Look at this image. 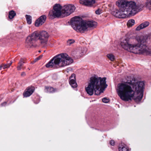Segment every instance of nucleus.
Wrapping results in <instances>:
<instances>
[{
  "mask_svg": "<svg viewBox=\"0 0 151 151\" xmlns=\"http://www.w3.org/2000/svg\"><path fill=\"white\" fill-rule=\"evenodd\" d=\"M144 83L143 81L132 83V81L118 84L116 91L120 98L125 101L132 99L136 102L141 100L143 96Z\"/></svg>",
  "mask_w": 151,
  "mask_h": 151,
  "instance_id": "obj_1",
  "label": "nucleus"
},
{
  "mask_svg": "<svg viewBox=\"0 0 151 151\" xmlns=\"http://www.w3.org/2000/svg\"><path fill=\"white\" fill-rule=\"evenodd\" d=\"M147 37L137 35L135 39L126 38L121 42L122 47L125 50L135 54L151 55V49L146 45Z\"/></svg>",
  "mask_w": 151,
  "mask_h": 151,
  "instance_id": "obj_2",
  "label": "nucleus"
},
{
  "mask_svg": "<svg viewBox=\"0 0 151 151\" xmlns=\"http://www.w3.org/2000/svg\"><path fill=\"white\" fill-rule=\"evenodd\" d=\"M119 8L114 12V16L119 18H124L127 16H133L141 11L144 6L142 4H137L133 1L119 0L116 2Z\"/></svg>",
  "mask_w": 151,
  "mask_h": 151,
  "instance_id": "obj_3",
  "label": "nucleus"
},
{
  "mask_svg": "<svg viewBox=\"0 0 151 151\" xmlns=\"http://www.w3.org/2000/svg\"><path fill=\"white\" fill-rule=\"evenodd\" d=\"M106 79L105 77L101 78L96 76L91 77L88 86L85 88L87 93L92 96L94 92L95 95H100L102 88H105L107 86L106 84Z\"/></svg>",
  "mask_w": 151,
  "mask_h": 151,
  "instance_id": "obj_4",
  "label": "nucleus"
},
{
  "mask_svg": "<svg viewBox=\"0 0 151 151\" xmlns=\"http://www.w3.org/2000/svg\"><path fill=\"white\" fill-rule=\"evenodd\" d=\"M73 60L66 53H61L55 56L45 65L48 68L64 67L69 65Z\"/></svg>",
  "mask_w": 151,
  "mask_h": 151,
  "instance_id": "obj_5",
  "label": "nucleus"
},
{
  "mask_svg": "<svg viewBox=\"0 0 151 151\" xmlns=\"http://www.w3.org/2000/svg\"><path fill=\"white\" fill-rule=\"evenodd\" d=\"M70 22L72 27L75 30L82 33L88 31L89 28H95L97 25L96 22L83 20L77 17L72 18Z\"/></svg>",
  "mask_w": 151,
  "mask_h": 151,
  "instance_id": "obj_6",
  "label": "nucleus"
},
{
  "mask_svg": "<svg viewBox=\"0 0 151 151\" xmlns=\"http://www.w3.org/2000/svg\"><path fill=\"white\" fill-rule=\"evenodd\" d=\"M49 36V34L46 31H35L27 37L26 45L28 48L31 47L37 39L40 41L41 43H46Z\"/></svg>",
  "mask_w": 151,
  "mask_h": 151,
  "instance_id": "obj_7",
  "label": "nucleus"
},
{
  "mask_svg": "<svg viewBox=\"0 0 151 151\" xmlns=\"http://www.w3.org/2000/svg\"><path fill=\"white\" fill-rule=\"evenodd\" d=\"M53 10L52 14V11H50L49 13V15L50 18H52V16L54 18L58 17H64L63 15L62 7L60 4H56L53 7Z\"/></svg>",
  "mask_w": 151,
  "mask_h": 151,
  "instance_id": "obj_8",
  "label": "nucleus"
},
{
  "mask_svg": "<svg viewBox=\"0 0 151 151\" xmlns=\"http://www.w3.org/2000/svg\"><path fill=\"white\" fill-rule=\"evenodd\" d=\"M76 9L75 6L73 4H68L62 7L63 16L66 17L73 12Z\"/></svg>",
  "mask_w": 151,
  "mask_h": 151,
  "instance_id": "obj_9",
  "label": "nucleus"
},
{
  "mask_svg": "<svg viewBox=\"0 0 151 151\" xmlns=\"http://www.w3.org/2000/svg\"><path fill=\"white\" fill-rule=\"evenodd\" d=\"M46 19V16L43 15L41 16L36 21L35 25L36 27H39L42 25L45 21Z\"/></svg>",
  "mask_w": 151,
  "mask_h": 151,
  "instance_id": "obj_10",
  "label": "nucleus"
},
{
  "mask_svg": "<svg viewBox=\"0 0 151 151\" xmlns=\"http://www.w3.org/2000/svg\"><path fill=\"white\" fill-rule=\"evenodd\" d=\"M69 83L71 87L74 88L77 86V84L76 81V76L74 74H72L69 78Z\"/></svg>",
  "mask_w": 151,
  "mask_h": 151,
  "instance_id": "obj_11",
  "label": "nucleus"
},
{
  "mask_svg": "<svg viewBox=\"0 0 151 151\" xmlns=\"http://www.w3.org/2000/svg\"><path fill=\"white\" fill-rule=\"evenodd\" d=\"M79 2L81 4L91 6L95 2V0H80Z\"/></svg>",
  "mask_w": 151,
  "mask_h": 151,
  "instance_id": "obj_12",
  "label": "nucleus"
},
{
  "mask_svg": "<svg viewBox=\"0 0 151 151\" xmlns=\"http://www.w3.org/2000/svg\"><path fill=\"white\" fill-rule=\"evenodd\" d=\"M34 91L33 87H28L27 91L23 93V96L25 97H27L30 96Z\"/></svg>",
  "mask_w": 151,
  "mask_h": 151,
  "instance_id": "obj_13",
  "label": "nucleus"
},
{
  "mask_svg": "<svg viewBox=\"0 0 151 151\" xmlns=\"http://www.w3.org/2000/svg\"><path fill=\"white\" fill-rule=\"evenodd\" d=\"M149 24L150 23L148 22H143L137 27L136 29V30L138 31L141 29L145 28L147 27Z\"/></svg>",
  "mask_w": 151,
  "mask_h": 151,
  "instance_id": "obj_14",
  "label": "nucleus"
},
{
  "mask_svg": "<svg viewBox=\"0 0 151 151\" xmlns=\"http://www.w3.org/2000/svg\"><path fill=\"white\" fill-rule=\"evenodd\" d=\"M24 60L22 58H21L18 63V66L17 67V69L18 70H20L22 69H24V68H23L24 65Z\"/></svg>",
  "mask_w": 151,
  "mask_h": 151,
  "instance_id": "obj_15",
  "label": "nucleus"
},
{
  "mask_svg": "<svg viewBox=\"0 0 151 151\" xmlns=\"http://www.w3.org/2000/svg\"><path fill=\"white\" fill-rule=\"evenodd\" d=\"M45 91L47 93H52L55 91V90L51 87H45Z\"/></svg>",
  "mask_w": 151,
  "mask_h": 151,
  "instance_id": "obj_16",
  "label": "nucleus"
},
{
  "mask_svg": "<svg viewBox=\"0 0 151 151\" xmlns=\"http://www.w3.org/2000/svg\"><path fill=\"white\" fill-rule=\"evenodd\" d=\"M134 23V20L133 19H131L127 22V25L128 27H130L133 25Z\"/></svg>",
  "mask_w": 151,
  "mask_h": 151,
  "instance_id": "obj_17",
  "label": "nucleus"
},
{
  "mask_svg": "<svg viewBox=\"0 0 151 151\" xmlns=\"http://www.w3.org/2000/svg\"><path fill=\"white\" fill-rule=\"evenodd\" d=\"M16 15V13L15 12L12 10L9 12V17L10 19H13L14 17Z\"/></svg>",
  "mask_w": 151,
  "mask_h": 151,
  "instance_id": "obj_18",
  "label": "nucleus"
},
{
  "mask_svg": "<svg viewBox=\"0 0 151 151\" xmlns=\"http://www.w3.org/2000/svg\"><path fill=\"white\" fill-rule=\"evenodd\" d=\"M119 151H129L128 147L124 145H121L119 148Z\"/></svg>",
  "mask_w": 151,
  "mask_h": 151,
  "instance_id": "obj_19",
  "label": "nucleus"
},
{
  "mask_svg": "<svg viewBox=\"0 0 151 151\" xmlns=\"http://www.w3.org/2000/svg\"><path fill=\"white\" fill-rule=\"evenodd\" d=\"M26 18L28 24H30L32 23V19L31 16L26 15Z\"/></svg>",
  "mask_w": 151,
  "mask_h": 151,
  "instance_id": "obj_20",
  "label": "nucleus"
},
{
  "mask_svg": "<svg viewBox=\"0 0 151 151\" xmlns=\"http://www.w3.org/2000/svg\"><path fill=\"white\" fill-rule=\"evenodd\" d=\"M146 5L147 8L151 9V0H147Z\"/></svg>",
  "mask_w": 151,
  "mask_h": 151,
  "instance_id": "obj_21",
  "label": "nucleus"
},
{
  "mask_svg": "<svg viewBox=\"0 0 151 151\" xmlns=\"http://www.w3.org/2000/svg\"><path fill=\"white\" fill-rule=\"evenodd\" d=\"M107 56V57L111 61H113L114 59V56L112 54H108Z\"/></svg>",
  "mask_w": 151,
  "mask_h": 151,
  "instance_id": "obj_22",
  "label": "nucleus"
},
{
  "mask_svg": "<svg viewBox=\"0 0 151 151\" xmlns=\"http://www.w3.org/2000/svg\"><path fill=\"white\" fill-rule=\"evenodd\" d=\"M12 63V62H11L9 64H5V65L3 64V65H4L3 69H5V68H9L10 67V66L11 65Z\"/></svg>",
  "mask_w": 151,
  "mask_h": 151,
  "instance_id": "obj_23",
  "label": "nucleus"
},
{
  "mask_svg": "<svg viewBox=\"0 0 151 151\" xmlns=\"http://www.w3.org/2000/svg\"><path fill=\"white\" fill-rule=\"evenodd\" d=\"M75 42V40L73 39H69L67 42V44L68 45H70L72 44Z\"/></svg>",
  "mask_w": 151,
  "mask_h": 151,
  "instance_id": "obj_24",
  "label": "nucleus"
},
{
  "mask_svg": "<svg viewBox=\"0 0 151 151\" xmlns=\"http://www.w3.org/2000/svg\"><path fill=\"white\" fill-rule=\"evenodd\" d=\"M102 12V10L99 9L95 11V13L96 14L99 15Z\"/></svg>",
  "mask_w": 151,
  "mask_h": 151,
  "instance_id": "obj_25",
  "label": "nucleus"
},
{
  "mask_svg": "<svg viewBox=\"0 0 151 151\" xmlns=\"http://www.w3.org/2000/svg\"><path fill=\"white\" fill-rule=\"evenodd\" d=\"M102 101L104 103H106L109 102V99L106 98H104L102 99Z\"/></svg>",
  "mask_w": 151,
  "mask_h": 151,
  "instance_id": "obj_26",
  "label": "nucleus"
},
{
  "mask_svg": "<svg viewBox=\"0 0 151 151\" xmlns=\"http://www.w3.org/2000/svg\"><path fill=\"white\" fill-rule=\"evenodd\" d=\"M43 55H40L39 57L36 58L35 59V60L34 62H36L38 60L41 59V58L42 57Z\"/></svg>",
  "mask_w": 151,
  "mask_h": 151,
  "instance_id": "obj_27",
  "label": "nucleus"
},
{
  "mask_svg": "<svg viewBox=\"0 0 151 151\" xmlns=\"http://www.w3.org/2000/svg\"><path fill=\"white\" fill-rule=\"evenodd\" d=\"M110 144L111 145H114L115 144V142L114 140H111L109 142Z\"/></svg>",
  "mask_w": 151,
  "mask_h": 151,
  "instance_id": "obj_28",
  "label": "nucleus"
},
{
  "mask_svg": "<svg viewBox=\"0 0 151 151\" xmlns=\"http://www.w3.org/2000/svg\"><path fill=\"white\" fill-rule=\"evenodd\" d=\"M7 104L6 102H4L3 103L1 104V105L2 106H5Z\"/></svg>",
  "mask_w": 151,
  "mask_h": 151,
  "instance_id": "obj_29",
  "label": "nucleus"
},
{
  "mask_svg": "<svg viewBox=\"0 0 151 151\" xmlns=\"http://www.w3.org/2000/svg\"><path fill=\"white\" fill-rule=\"evenodd\" d=\"M25 75V73L24 72H23L21 74V76H24Z\"/></svg>",
  "mask_w": 151,
  "mask_h": 151,
  "instance_id": "obj_30",
  "label": "nucleus"
},
{
  "mask_svg": "<svg viewBox=\"0 0 151 151\" xmlns=\"http://www.w3.org/2000/svg\"><path fill=\"white\" fill-rule=\"evenodd\" d=\"M4 67L3 64L0 65V70H1L3 67Z\"/></svg>",
  "mask_w": 151,
  "mask_h": 151,
  "instance_id": "obj_31",
  "label": "nucleus"
},
{
  "mask_svg": "<svg viewBox=\"0 0 151 151\" xmlns=\"http://www.w3.org/2000/svg\"><path fill=\"white\" fill-rule=\"evenodd\" d=\"M39 52H41V51H40V50H39Z\"/></svg>",
  "mask_w": 151,
  "mask_h": 151,
  "instance_id": "obj_32",
  "label": "nucleus"
},
{
  "mask_svg": "<svg viewBox=\"0 0 151 151\" xmlns=\"http://www.w3.org/2000/svg\"><path fill=\"white\" fill-rule=\"evenodd\" d=\"M82 55V54H81V55H80V56H81V55Z\"/></svg>",
  "mask_w": 151,
  "mask_h": 151,
  "instance_id": "obj_33",
  "label": "nucleus"
},
{
  "mask_svg": "<svg viewBox=\"0 0 151 151\" xmlns=\"http://www.w3.org/2000/svg\"><path fill=\"white\" fill-rule=\"evenodd\" d=\"M28 69L29 70H30V69H29V68H28Z\"/></svg>",
  "mask_w": 151,
  "mask_h": 151,
  "instance_id": "obj_34",
  "label": "nucleus"
}]
</instances>
